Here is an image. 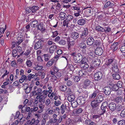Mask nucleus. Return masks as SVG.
<instances>
[{"label":"nucleus","instance_id":"423d86ee","mask_svg":"<svg viewBox=\"0 0 125 125\" xmlns=\"http://www.w3.org/2000/svg\"><path fill=\"white\" fill-rule=\"evenodd\" d=\"M115 96H112L111 97L110 99L112 101H115V102H122L123 100V98L121 96L117 97L115 98Z\"/></svg>","mask_w":125,"mask_h":125},{"label":"nucleus","instance_id":"e2e57ef3","mask_svg":"<svg viewBox=\"0 0 125 125\" xmlns=\"http://www.w3.org/2000/svg\"><path fill=\"white\" fill-rule=\"evenodd\" d=\"M116 91L117 94L120 95L123 93V90H122L121 89H119Z\"/></svg>","mask_w":125,"mask_h":125},{"label":"nucleus","instance_id":"c756f323","mask_svg":"<svg viewBox=\"0 0 125 125\" xmlns=\"http://www.w3.org/2000/svg\"><path fill=\"white\" fill-rule=\"evenodd\" d=\"M99 93V91L98 90H96L91 95L90 97L91 98H94L95 97L97 94Z\"/></svg>","mask_w":125,"mask_h":125},{"label":"nucleus","instance_id":"0e129e2a","mask_svg":"<svg viewBox=\"0 0 125 125\" xmlns=\"http://www.w3.org/2000/svg\"><path fill=\"white\" fill-rule=\"evenodd\" d=\"M68 23H69L66 20H65L63 21V25L64 26H66V27H68Z\"/></svg>","mask_w":125,"mask_h":125},{"label":"nucleus","instance_id":"6ab92c4d","mask_svg":"<svg viewBox=\"0 0 125 125\" xmlns=\"http://www.w3.org/2000/svg\"><path fill=\"white\" fill-rule=\"evenodd\" d=\"M43 67L42 65H40L39 64H36L33 68L36 70L38 71L41 70Z\"/></svg>","mask_w":125,"mask_h":125},{"label":"nucleus","instance_id":"f3484780","mask_svg":"<svg viewBox=\"0 0 125 125\" xmlns=\"http://www.w3.org/2000/svg\"><path fill=\"white\" fill-rule=\"evenodd\" d=\"M39 22L37 21H33L31 23V27H37L38 25Z\"/></svg>","mask_w":125,"mask_h":125},{"label":"nucleus","instance_id":"6e6d98bb","mask_svg":"<svg viewBox=\"0 0 125 125\" xmlns=\"http://www.w3.org/2000/svg\"><path fill=\"white\" fill-rule=\"evenodd\" d=\"M69 68L70 69V70L72 71H73L74 70V68H76L77 67V66H75L74 65V66H73L71 64H69Z\"/></svg>","mask_w":125,"mask_h":125},{"label":"nucleus","instance_id":"de8ad7c7","mask_svg":"<svg viewBox=\"0 0 125 125\" xmlns=\"http://www.w3.org/2000/svg\"><path fill=\"white\" fill-rule=\"evenodd\" d=\"M66 108V104L65 105V106L64 107L63 104L62 105L61 107V112L62 114H63L64 112V109H65V107Z\"/></svg>","mask_w":125,"mask_h":125},{"label":"nucleus","instance_id":"09e8293b","mask_svg":"<svg viewBox=\"0 0 125 125\" xmlns=\"http://www.w3.org/2000/svg\"><path fill=\"white\" fill-rule=\"evenodd\" d=\"M18 52L16 50L14 49L12 52V54L13 57H16L18 55Z\"/></svg>","mask_w":125,"mask_h":125},{"label":"nucleus","instance_id":"a878e982","mask_svg":"<svg viewBox=\"0 0 125 125\" xmlns=\"http://www.w3.org/2000/svg\"><path fill=\"white\" fill-rule=\"evenodd\" d=\"M94 53V51H89L88 53V57L91 59L93 60L94 57V55H93Z\"/></svg>","mask_w":125,"mask_h":125},{"label":"nucleus","instance_id":"5701e85b","mask_svg":"<svg viewBox=\"0 0 125 125\" xmlns=\"http://www.w3.org/2000/svg\"><path fill=\"white\" fill-rule=\"evenodd\" d=\"M79 37V34L76 32H74L72 33L71 38L74 39H76Z\"/></svg>","mask_w":125,"mask_h":125},{"label":"nucleus","instance_id":"338daca9","mask_svg":"<svg viewBox=\"0 0 125 125\" xmlns=\"http://www.w3.org/2000/svg\"><path fill=\"white\" fill-rule=\"evenodd\" d=\"M80 79V78L78 76H76L74 78V80L76 82H78Z\"/></svg>","mask_w":125,"mask_h":125},{"label":"nucleus","instance_id":"603ef678","mask_svg":"<svg viewBox=\"0 0 125 125\" xmlns=\"http://www.w3.org/2000/svg\"><path fill=\"white\" fill-rule=\"evenodd\" d=\"M122 83L121 82L119 81L117 82L116 85L118 88L119 87L121 88L122 87Z\"/></svg>","mask_w":125,"mask_h":125},{"label":"nucleus","instance_id":"4c0bfd02","mask_svg":"<svg viewBox=\"0 0 125 125\" xmlns=\"http://www.w3.org/2000/svg\"><path fill=\"white\" fill-rule=\"evenodd\" d=\"M103 96L99 95L98 98H97L96 100H95L92 102H102L103 100Z\"/></svg>","mask_w":125,"mask_h":125},{"label":"nucleus","instance_id":"39448f33","mask_svg":"<svg viewBox=\"0 0 125 125\" xmlns=\"http://www.w3.org/2000/svg\"><path fill=\"white\" fill-rule=\"evenodd\" d=\"M92 9L90 8H87L85 9L84 12V14L88 16H90L92 15L93 14L91 13Z\"/></svg>","mask_w":125,"mask_h":125},{"label":"nucleus","instance_id":"13d9d810","mask_svg":"<svg viewBox=\"0 0 125 125\" xmlns=\"http://www.w3.org/2000/svg\"><path fill=\"white\" fill-rule=\"evenodd\" d=\"M59 43L61 45H64L66 43V41L64 40H61L59 42Z\"/></svg>","mask_w":125,"mask_h":125},{"label":"nucleus","instance_id":"4468645a","mask_svg":"<svg viewBox=\"0 0 125 125\" xmlns=\"http://www.w3.org/2000/svg\"><path fill=\"white\" fill-rule=\"evenodd\" d=\"M38 26L37 28L39 30H41L42 31L45 30V28L44 26L43 22L40 23Z\"/></svg>","mask_w":125,"mask_h":125},{"label":"nucleus","instance_id":"2f4dec72","mask_svg":"<svg viewBox=\"0 0 125 125\" xmlns=\"http://www.w3.org/2000/svg\"><path fill=\"white\" fill-rule=\"evenodd\" d=\"M83 110L82 109H78L73 111V114L74 115H76L77 114L80 113L83 111Z\"/></svg>","mask_w":125,"mask_h":125},{"label":"nucleus","instance_id":"a19ab883","mask_svg":"<svg viewBox=\"0 0 125 125\" xmlns=\"http://www.w3.org/2000/svg\"><path fill=\"white\" fill-rule=\"evenodd\" d=\"M39 7L37 6H33L31 8V9L32 12L33 13L35 12L38 9Z\"/></svg>","mask_w":125,"mask_h":125},{"label":"nucleus","instance_id":"9b49d317","mask_svg":"<svg viewBox=\"0 0 125 125\" xmlns=\"http://www.w3.org/2000/svg\"><path fill=\"white\" fill-rule=\"evenodd\" d=\"M94 40L92 37L89 38L87 41V45H92L94 43Z\"/></svg>","mask_w":125,"mask_h":125},{"label":"nucleus","instance_id":"49530a36","mask_svg":"<svg viewBox=\"0 0 125 125\" xmlns=\"http://www.w3.org/2000/svg\"><path fill=\"white\" fill-rule=\"evenodd\" d=\"M117 44V43H115L112 45V47L113 48V50L114 51H115L117 49V47L116 45Z\"/></svg>","mask_w":125,"mask_h":125},{"label":"nucleus","instance_id":"20e7f679","mask_svg":"<svg viewBox=\"0 0 125 125\" xmlns=\"http://www.w3.org/2000/svg\"><path fill=\"white\" fill-rule=\"evenodd\" d=\"M102 74L100 72H98L95 73L94 75L95 79L97 80H100L102 78Z\"/></svg>","mask_w":125,"mask_h":125},{"label":"nucleus","instance_id":"69168bd1","mask_svg":"<svg viewBox=\"0 0 125 125\" xmlns=\"http://www.w3.org/2000/svg\"><path fill=\"white\" fill-rule=\"evenodd\" d=\"M71 75L69 73H67L66 74L65 77L64 79L65 80V81H67L68 79L70 78V77L69 76H70Z\"/></svg>","mask_w":125,"mask_h":125},{"label":"nucleus","instance_id":"a211bd4d","mask_svg":"<svg viewBox=\"0 0 125 125\" xmlns=\"http://www.w3.org/2000/svg\"><path fill=\"white\" fill-rule=\"evenodd\" d=\"M37 96L35 99V101L36 102L38 101V100H39V102H43L44 99L43 97L41 96L40 95H37Z\"/></svg>","mask_w":125,"mask_h":125},{"label":"nucleus","instance_id":"9d476101","mask_svg":"<svg viewBox=\"0 0 125 125\" xmlns=\"http://www.w3.org/2000/svg\"><path fill=\"white\" fill-rule=\"evenodd\" d=\"M112 68L114 72L117 73L118 72V69L117 65L116 63L115 62H114L113 64H112Z\"/></svg>","mask_w":125,"mask_h":125},{"label":"nucleus","instance_id":"aec40b11","mask_svg":"<svg viewBox=\"0 0 125 125\" xmlns=\"http://www.w3.org/2000/svg\"><path fill=\"white\" fill-rule=\"evenodd\" d=\"M86 22V21L83 19H80L77 21V23L78 25H83Z\"/></svg>","mask_w":125,"mask_h":125},{"label":"nucleus","instance_id":"bf43d9fd","mask_svg":"<svg viewBox=\"0 0 125 125\" xmlns=\"http://www.w3.org/2000/svg\"><path fill=\"white\" fill-rule=\"evenodd\" d=\"M118 125H125V121L124 120H120L118 122Z\"/></svg>","mask_w":125,"mask_h":125},{"label":"nucleus","instance_id":"1a4fd4ad","mask_svg":"<svg viewBox=\"0 0 125 125\" xmlns=\"http://www.w3.org/2000/svg\"><path fill=\"white\" fill-rule=\"evenodd\" d=\"M109 107L112 111H114L116 109V105L114 102H112L109 104Z\"/></svg>","mask_w":125,"mask_h":125},{"label":"nucleus","instance_id":"393cba45","mask_svg":"<svg viewBox=\"0 0 125 125\" xmlns=\"http://www.w3.org/2000/svg\"><path fill=\"white\" fill-rule=\"evenodd\" d=\"M86 73L84 70L80 71L79 72V74L80 77L85 76Z\"/></svg>","mask_w":125,"mask_h":125},{"label":"nucleus","instance_id":"7c9ffc66","mask_svg":"<svg viewBox=\"0 0 125 125\" xmlns=\"http://www.w3.org/2000/svg\"><path fill=\"white\" fill-rule=\"evenodd\" d=\"M87 61V58L85 57H83L82 56V58L81 60H80V61L79 62V63H80L82 64H83L86 63Z\"/></svg>","mask_w":125,"mask_h":125},{"label":"nucleus","instance_id":"bb28decb","mask_svg":"<svg viewBox=\"0 0 125 125\" xmlns=\"http://www.w3.org/2000/svg\"><path fill=\"white\" fill-rule=\"evenodd\" d=\"M26 63L28 67H30L32 65V61L30 60L29 59H27L26 60Z\"/></svg>","mask_w":125,"mask_h":125},{"label":"nucleus","instance_id":"b1692460","mask_svg":"<svg viewBox=\"0 0 125 125\" xmlns=\"http://www.w3.org/2000/svg\"><path fill=\"white\" fill-rule=\"evenodd\" d=\"M66 14L63 12H60L59 17L61 20H64L66 18Z\"/></svg>","mask_w":125,"mask_h":125},{"label":"nucleus","instance_id":"a18cd8bd","mask_svg":"<svg viewBox=\"0 0 125 125\" xmlns=\"http://www.w3.org/2000/svg\"><path fill=\"white\" fill-rule=\"evenodd\" d=\"M92 60V61L93 62H94V63L97 62L96 63H95V64H98V63H99V59H98L96 57H94V58L92 59H91Z\"/></svg>","mask_w":125,"mask_h":125},{"label":"nucleus","instance_id":"f704fd0d","mask_svg":"<svg viewBox=\"0 0 125 125\" xmlns=\"http://www.w3.org/2000/svg\"><path fill=\"white\" fill-rule=\"evenodd\" d=\"M54 61L53 59H52L51 60L49 61L46 64V66L48 67L51 66L53 64Z\"/></svg>","mask_w":125,"mask_h":125},{"label":"nucleus","instance_id":"cd10ccee","mask_svg":"<svg viewBox=\"0 0 125 125\" xmlns=\"http://www.w3.org/2000/svg\"><path fill=\"white\" fill-rule=\"evenodd\" d=\"M88 31L87 28H86L83 29V30L81 35V36H86L88 34Z\"/></svg>","mask_w":125,"mask_h":125},{"label":"nucleus","instance_id":"79ce46f5","mask_svg":"<svg viewBox=\"0 0 125 125\" xmlns=\"http://www.w3.org/2000/svg\"><path fill=\"white\" fill-rule=\"evenodd\" d=\"M79 47L81 48L85 49L86 48V46L85 43L82 42L79 44Z\"/></svg>","mask_w":125,"mask_h":125},{"label":"nucleus","instance_id":"4d7b16f0","mask_svg":"<svg viewBox=\"0 0 125 125\" xmlns=\"http://www.w3.org/2000/svg\"><path fill=\"white\" fill-rule=\"evenodd\" d=\"M26 12L27 13H30L31 12H32L31 9V7H28L26 9Z\"/></svg>","mask_w":125,"mask_h":125},{"label":"nucleus","instance_id":"680f3d73","mask_svg":"<svg viewBox=\"0 0 125 125\" xmlns=\"http://www.w3.org/2000/svg\"><path fill=\"white\" fill-rule=\"evenodd\" d=\"M121 116L122 117H125V109L123 110L120 113Z\"/></svg>","mask_w":125,"mask_h":125},{"label":"nucleus","instance_id":"7ed1b4c3","mask_svg":"<svg viewBox=\"0 0 125 125\" xmlns=\"http://www.w3.org/2000/svg\"><path fill=\"white\" fill-rule=\"evenodd\" d=\"M67 42L68 48L69 49L71 47H73L75 43V41H70V38L69 37L67 38Z\"/></svg>","mask_w":125,"mask_h":125},{"label":"nucleus","instance_id":"864d4df0","mask_svg":"<svg viewBox=\"0 0 125 125\" xmlns=\"http://www.w3.org/2000/svg\"><path fill=\"white\" fill-rule=\"evenodd\" d=\"M34 77V74H30L28 76V80L30 81L31 79L33 78Z\"/></svg>","mask_w":125,"mask_h":125},{"label":"nucleus","instance_id":"72a5a7b5","mask_svg":"<svg viewBox=\"0 0 125 125\" xmlns=\"http://www.w3.org/2000/svg\"><path fill=\"white\" fill-rule=\"evenodd\" d=\"M75 97L73 95H71L68 96L67 98V100L69 102H72L73 101Z\"/></svg>","mask_w":125,"mask_h":125},{"label":"nucleus","instance_id":"dca6fc26","mask_svg":"<svg viewBox=\"0 0 125 125\" xmlns=\"http://www.w3.org/2000/svg\"><path fill=\"white\" fill-rule=\"evenodd\" d=\"M91 84V82L90 80L88 79L85 80L83 82L84 86L85 87H86Z\"/></svg>","mask_w":125,"mask_h":125},{"label":"nucleus","instance_id":"052dcab7","mask_svg":"<svg viewBox=\"0 0 125 125\" xmlns=\"http://www.w3.org/2000/svg\"><path fill=\"white\" fill-rule=\"evenodd\" d=\"M101 110H100L101 113L100 114V115H101L104 114L105 112V109L106 107H103V108H102L101 107Z\"/></svg>","mask_w":125,"mask_h":125},{"label":"nucleus","instance_id":"5fc2aeb1","mask_svg":"<svg viewBox=\"0 0 125 125\" xmlns=\"http://www.w3.org/2000/svg\"><path fill=\"white\" fill-rule=\"evenodd\" d=\"M6 25H5V29L3 28H0V35H1L2 33H4L6 29Z\"/></svg>","mask_w":125,"mask_h":125},{"label":"nucleus","instance_id":"3c124183","mask_svg":"<svg viewBox=\"0 0 125 125\" xmlns=\"http://www.w3.org/2000/svg\"><path fill=\"white\" fill-rule=\"evenodd\" d=\"M73 18V17L72 16L70 15H68L66 17V20L67 21H69L72 20Z\"/></svg>","mask_w":125,"mask_h":125},{"label":"nucleus","instance_id":"e433bc0d","mask_svg":"<svg viewBox=\"0 0 125 125\" xmlns=\"http://www.w3.org/2000/svg\"><path fill=\"white\" fill-rule=\"evenodd\" d=\"M32 90L31 89V88L28 87V85H27V86H26L25 88V92L26 94L29 93Z\"/></svg>","mask_w":125,"mask_h":125},{"label":"nucleus","instance_id":"ddd939ff","mask_svg":"<svg viewBox=\"0 0 125 125\" xmlns=\"http://www.w3.org/2000/svg\"><path fill=\"white\" fill-rule=\"evenodd\" d=\"M23 37L22 36L20 35L17 38L18 41H17L16 45H18L20 44L23 41Z\"/></svg>","mask_w":125,"mask_h":125},{"label":"nucleus","instance_id":"8fccbe9b","mask_svg":"<svg viewBox=\"0 0 125 125\" xmlns=\"http://www.w3.org/2000/svg\"><path fill=\"white\" fill-rule=\"evenodd\" d=\"M119 89V88L116 85L114 84L112 88V89L113 91H117Z\"/></svg>","mask_w":125,"mask_h":125},{"label":"nucleus","instance_id":"c03bdc74","mask_svg":"<svg viewBox=\"0 0 125 125\" xmlns=\"http://www.w3.org/2000/svg\"><path fill=\"white\" fill-rule=\"evenodd\" d=\"M82 65H81V67L84 69H87L89 67V65L86 63Z\"/></svg>","mask_w":125,"mask_h":125},{"label":"nucleus","instance_id":"0eeeda50","mask_svg":"<svg viewBox=\"0 0 125 125\" xmlns=\"http://www.w3.org/2000/svg\"><path fill=\"white\" fill-rule=\"evenodd\" d=\"M103 52L102 48L100 47L97 48L95 50V52L96 54L98 55H101Z\"/></svg>","mask_w":125,"mask_h":125},{"label":"nucleus","instance_id":"412c9836","mask_svg":"<svg viewBox=\"0 0 125 125\" xmlns=\"http://www.w3.org/2000/svg\"><path fill=\"white\" fill-rule=\"evenodd\" d=\"M111 90V89L110 87H107L105 88L104 91V94L106 95H108L110 93Z\"/></svg>","mask_w":125,"mask_h":125},{"label":"nucleus","instance_id":"473e14b6","mask_svg":"<svg viewBox=\"0 0 125 125\" xmlns=\"http://www.w3.org/2000/svg\"><path fill=\"white\" fill-rule=\"evenodd\" d=\"M113 78L115 80H119L120 78V75L117 73H114L112 75Z\"/></svg>","mask_w":125,"mask_h":125},{"label":"nucleus","instance_id":"c85d7f7f","mask_svg":"<svg viewBox=\"0 0 125 125\" xmlns=\"http://www.w3.org/2000/svg\"><path fill=\"white\" fill-rule=\"evenodd\" d=\"M57 48V46L55 45L52 46L50 48V52L51 53H53Z\"/></svg>","mask_w":125,"mask_h":125},{"label":"nucleus","instance_id":"ea45409f","mask_svg":"<svg viewBox=\"0 0 125 125\" xmlns=\"http://www.w3.org/2000/svg\"><path fill=\"white\" fill-rule=\"evenodd\" d=\"M99 103L98 102H91V105L93 108L99 105Z\"/></svg>","mask_w":125,"mask_h":125},{"label":"nucleus","instance_id":"37998d69","mask_svg":"<svg viewBox=\"0 0 125 125\" xmlns=\"http://www.w3.org/2000/svg\"><path fill=\"white\" fill-rule=\"evenodd\" d=\"M42 92L43 93L44 95H42L41 96L43 97V99H44L47 96V95L48 94V91L47 90H44Z\"/></svg>","mask_w":125,"mask_h":125},{"label":"nucleus","instance_id":"2eb2a0df","mask_svg":"<svg viewBox=\"0 0 125 125\" xmlns=\"http://www.w3.org/2000/svg\"><path fill=\"white\" fill-rule=\"evenodd\" d=\"M95 29L97 31L99 32H103L104 31V29L99 25L96 26Z\"/></svg>","mask_w":125,"mask_h":125},{"label":"nucleus","instance_id":"f03ea898","mask_svg":"<svg viewBox=\"0 0 125 125\" xmlns=\"http://www.w3.org/2000/svg\"><path fill=\"white\" fill-rule=\"evenodd\" d=\"M33 91L30 93V96H35L36 95H40L41 94L42 89L36 86H34L33 88Z\"/></svg>","mask_w":125,"mask_h":125},{"label":"nucleus","instance_id":"c9c22d12","mask_svg":"<svg viewBox=\"0 0 125 125\" xmlns=\"http://www.w3.org/2000/svg\"><path fill=\"white\" fill-rule=\"evenodd\" d=\"M67 88V86L65 85H62L60 86L59 89L60 90L63 92L65 91Z\"/></svg>","mask_w":125,"mask_h":125},{"label":"nucleus","instance_id":"f8f14e48","mask_svg":"<svg viewBox=\"0 0 125 125\" xmlns=\"http://www.w3.org/2000/svg\"><path fill=\"white\" fill-rule=\"evenodd\" d=\"M114 62L112 59H108L106 60L105 64L109 66L111 64H113Z\"/></svg>","mask_w":125,"mask_h":125},{"label":"nucleus","instance_id":"4be33fe9","mask_svg":"<svg viewBox=\"0 0 125 125\" xmlns=\"http://www.w3.org/2000/svg\"><path fill=\"white\" fill-rule=\"evenodd\" d=\"M105 15L104 14H102L99 15H98L97 17V19L99 21H105V18L104 16Z\"/></svg>","mask_w":125,"mask_h":125},{"label":"nucleus","instance_id":"58836bf2","mask_svg":"<svg viewBox=\"0 0 125 125\" xmlns=\"http://www.w3.org/2000/svg\"><path fill=\"white\" fill-rule=\"evenodd\" d=\"M65 92V94L67 95H69L71 94L72 91L71 90L70 88H66Z\"/></svg>","mask_w":125,"mask_h":125},{"label":"nucleus","instance_id":"6e6552de","mask_svg":"<svg viewBox=\"0 0 125 125\" xmlns=\"http://www.w3.org/2000/svg\"><path fill=\"white\" fill-rule=\"evenodd\" d=\"M42 42L41 41H39L36 43L35 45L34 48L35 49L37 50L40 48H41L42 46Z\"/></svg>","mask_w":125,"mask_h":125},{"label":"nucleus","instance_id":"774afa93","mask_svg":"<svg viewBox=\"0 0 125 125\" xmlns=\"http://www.w3.org/2000/svg\"><path fill=\"white\" fill-rule=\"evenodd\" d=\"M120 50L122 52L125 53V46H122L120 48Z\"/></svg>","mask_w":125,"mask_h":125},{"label":"nucleus","instance_id":"f257e3e1","mask_svg":"<svg viewBox=\"0 0 125 125\" xmlns=\"http://www.w3.org/2000/svg\"><path fill=\"white\" fill-rule=\"evenodd\" d=\"M73 58V61L76 63H78L82 58V55L80 53L76 52H73L71 54Z\"/></svg>","mask_w":125,"mask_h":125}]
</instances>
